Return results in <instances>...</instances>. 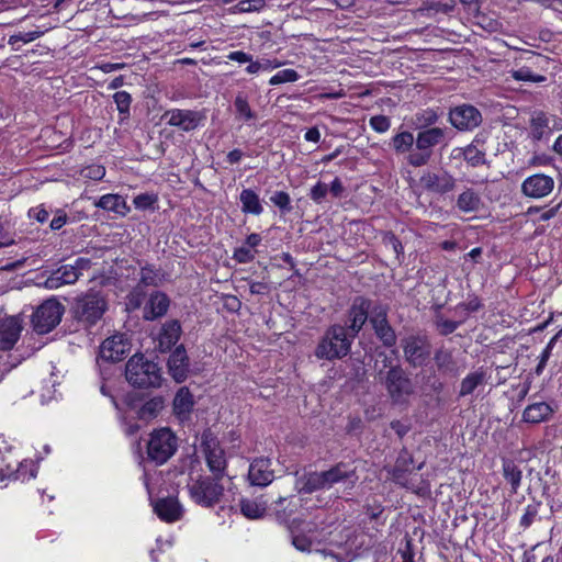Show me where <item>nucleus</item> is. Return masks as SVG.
<instances>
[{"label":"nucleus","mask_w":562,"mask_h":562,"mask_svg":"<svg viewBox=\"0 0 562 562\" xmlns=\"http://www.w3.org/2000/svg\"><path fill=\"white\" fill-rule=\"evenodd\" d=\"M549 123L550 120L547 113L543 111L535 112L530 120V135L532 140L540 142L551 132Z\"/></svg>","instance_id":"36"},{"label":"nucleus","mask_w":562,"mask_h":562,"mask_svg":"<svg viewBox=\"0 0 562 562\" xmlns=\"http://www.w3.org/2000/svg\"><path fill=\"white\" fill-rule=\"evenodd\" d=\"M258 251H252L247 246L243 245L240 247H236L233 251V259L237 263H249L252 262L256 258V254Z\"/></svg>","instance_id":"57"},{"label":"nucleus","mask_w":562,"mask_h":562,"mask_svg":"<svg viewBox=\"0 0 562 562\" xmlns=\"http://www.w3.org/2000/svg\"><path fill=\"white\" fill-rule=\"evenodd\" d=\"M449 122L459 131H472L481 124L482 115L474 105L462 104L450 110Z\"/></svg>","instance_id":"14"},{"label":"nucleus","mask_w":562,"mask_h":562,"mask_svg":"<svg viewBox=\"0 0 562 562\" xmlns=\"http://www.w3.org/2000/svg\"><path fill=\"white\" fill-rule=\"evenodd\" d=\"M63 314L64 306L58 301H44L32 315L33 329L40 335L48 334L60 323Z\"/></svg>","instance_id":"10"},{"label":"nucleus","mask_w":562,"mask_h":562,"mask_svg":"<svg viewBox=\"0 0 562 562\" xmlns=\"http://www.w3.org/2000/svg\"><path fill=\"white\" fill-rule=\"evenodd\" d=\"M406 361L414 368L428 363L431 356V344L425 335H411L402 340Z\"/></svg>","instance_id":"11"},{"label":"nucleus","mask_w":562,"mask_h":562,"mask_svg":"<svg viewBox=\"0 0 562 562\" xmlns=\"http://www.w3.org/2000/svg\"><path fill=\"white\" fill-rule=\"evenodd\" d=\"M94 205L104 211L119 214L120 216H126L131 212V207L127 205L126 200L120 194H103Z\"/></svg>","instance_id":"31"},{"label":"nucleus","mask_w":562,"mask_h":562,"mask_svg":"<svg viewBox=\"0 0 562 562\" xmlns=\"http://www.w3.org/2000/svg\"><path fill=\"white\" fill-rule=\"evenodd\" d=\"M223 477L199 476L189 485L191 498L200 506L213 507L220 503L224 494V486L221 484Z\"/></svg>","instance_id":"7"},{"label":"nucleus","mask_w":562,"mask_h":562,"mask_svg":"<svg viewBox=\"0 0 562 562\" xmlns=\"http://www.w3.org/2000/svg\"><path fill=\"white\" fill-rule=\"evenodd\" d=\"M158 195L156 193H140L133 199V204L139 211H155L158 204Z\"/></svg>","instance_id":"47"},{"label":"nucleus","mask_w":562,"mask_h":562,"mask_svg":"<svg viewBox=\"0 0 562 562\" xmlns=\"http://www.w3.org/2000/svg\"><path fill=\"white\" fill-rule=\"evenodd\" d=\"M127 382L138 389L159 387L161 385V368L143 353L132 356L125 366Z\"/></svg>","instance_id":"3"},{"label":"nucleus","mask_w":562,"mask_h":562,"mask_svg":"<svg viewBox=\"0 0 562 562\" xmlns=\"http://www.w3.org/2000/svg\"><path fill=\"white\" fill-rule=\"evenodd\" d=\"M482 300L474 293L468 294L467 301L457 305L458 310H463L467 313H476L483 308Z\"/></svg>","instance_id":"56"},{"label":"nucleus","mask_w":562,"mask_h":562,"mask_svg":"<svg viewBox=\"0 0 562 562\" xmlns=\"http://www.w3.org/2000/svg\"><path fill=\"white\" fill-rule=\"evenodd\" d=\"M68 220L69 217L67 213L63 209H57L53 220L49 223V227L52 231H59L67 224Z\"/></svg>","instance_id":"62"},{"label":"nucleus","mask_w":562,"mask_h":562,"mask_svg":"<svg viewBox=\"0 0 562 562\" xmlns=\"http://www.w3.org/2000/svg\"><path fill=\"white\" fill-rule=\"evenodd\" d=\"M438 111L432 108H427L416 112L414 124L417 130H427L430 127H436L435 124L438 122Z\"/></svg>","instance_id":"42"},{"label":"nucleus","mask_w":562,"mask_h":562,"mask_svg":"<svg viewBox=\"0 0 562 562\" xmlns=\"http://www.w3.org/2000/svg\"><path fill=\"white\" fill-rule=\"evenodd\" d=\"M435 364L440 373L456 374L458 371L457 362L453 358L452 351L443 347L438 348L434 353Z\"/></svg>","instance_id":"35"},{"label":"nucleus","mask_w":562,"mask_h":562,"mask_svg":"<svg viewBox=\"0 0 562 562\" xmlns=\"http://www.w3.org/2000/svg\"><path fill=\"white\" fill-rule=\"evenodd\" d=\"M169 126L190 132L199 126L200 115L196 111L184 109H170L162 114Z\"/></svg>","instance_id":"19"},{"label":"nucleus","mask_w":562,"mask_h":562,"mask_svg":"<svg viewBox=\"0 0 562 562\" xmlns=\"http://www.w3.org/2000/svg\"><path fill=\"white\" fill-rule=\"evenodd\" d=\"M201 449L212 474L216 477H224L227 468L225 451L221 447L217 437L209 429L202 434Z\"/></svg>","instance_id":"9"},{"label":"nucleus","mask_w":562,"mask_h":562,"mask_svg":"<svg viewBox=\"0 0 562 562\" xmlns=\"http://www.w3.org/2000/svg\"><path fill=\"white\" fill-rule=\"evenodd\" d=\"M108 311V300L102 291L89 289L78 295L70 307L72 318L83 329L94 327Z\"/></svg>","instance_id":"1"},{"label":"nucleus","mask_w":562,"mask_h":562,"mask_svg":"<svg viewBox=\"0 0 562 562\" xmlns=\"http://www.w3.org/2000/svg\"><path fill=\"white\" fill-rule=\"evenodd\" d=\"M323 472L327 488H330L335 484L345 481H351L355 483V481L358 479L356 475V468H352L350 464L345 462H338Z\"/></svg>","instance_id":"28"},{"label":"nucleus","mask_w":562,"mask_h":562,"mask_svg":"<svg viewBox=\"0 0 562 562\" xmlns=\"http://www.w3.org/2000/svg\"><path fill=\"white\" fill-rule=\"evenodd\" d=\"M457 207L464 213H472L480 210L482 200L480 194L471 188H468L459 194L457 199Z\"/></svg>","instance_id":"38"},{"label":"nucleus","mask_w":562,"mask_h":562,"mask_svg":"<svg viewBox=\"0 0 562 562\" xmlns=\"http://www.w3.org/2000/svg\"><path fill=\"white\" fill-rule=\"evenodd\" d=\"M164 404L162 396L149 398L137 409V418L146 422L155 419L164 408Z\"/></svg>","instance_id":"40"},{"label":"nucleus","mask_w":562,"mask_h":562,"mask_svg":"<svg viewBox=\"0 0 562 562\" xmlns=\"http://www.w3.org/2000/svg\"><path fill=\"white\" fill-rule=\"evenodd\" d=\"M42 34L43 32L37 30L29 32H19L9 37L8 44L12 47V49L19 50L22 44L33 42L41 37Z\"/></svg>","instance_id":"46"},{"label":"nucleus","mask_w":562,"mask_h":562,"mask_svg":"<svg viewBox=\"0 0 562 562\" xmlns=\"http://www.w3.org/2000/svg\"><path fill=\"white\" fill-rule=\"evenodd\" d=\"M29 218L35 220L36 222L44 224L48 221L49 212L46 210L44 204L31 207L27 212Z\"/></svg>","instance_id":"60"},{"label":"nucleus","mask_w":562,"mask_h":562,"mask_svg":"<svg viewBox=\"0 0 562 562\" xmlns=\"http://www.w3.org/2000/svg\"><path fill=\"white\" fill-rule=\"evenodd\" d=\"M194 404H195V401H194L193 394L191 393L189 387L181 386L177 391V393L173 397V402H172L173 415L180 422L188 420L193 411Z\"/></svg>","instance_id":"24"},{"label":"nucleus","mask_w":562,"mask_h":562,"mask_svg":"<svg viewBox=\"0 0 562 562\" xmlns=\"http://www.w3.org/2000/svg\"><path fill=\"white\" fill-rule=\"evenodd\" d=\"M38 465L32 460H14V462H7L5 468L0 469V477L13 479L16 481H30L36 477Z\"/></svg>","instance_id":"20"},{"label":"nucleus","mask_w":562,"mask_h":562,"mask_svg":"<svg viewBox=\"0 0 562 562\" xmlns=\"http://www.w3.org/2000/svg\"><path fill=\"white\" fill-rule=\"evenodd\" d=\"M270 201L274 204L282 213H290L292 211L291 196L286 191H276L271 196Z\"/></svg>","instance_id":"53"},{"label":"nucleus","mask_w":562,"mask_h":562,"mask_svg":"<svg viewBox=\"0 0 562 562\" xmlns=\"http://www.w3.org/2000/svg\"><path fill=\"white\" fill-rule=\"evenodd\" d=\"M113 101L116 104V109L120 114V121L123 122L124 120L128 119L131 114L132 95L124 90L117 91L113 94Z\"/></svg>","instance_id":"44"},{"label":"nucleus","mask_w":562,"mask_h":562,"mask_svg":"<svg viewBox=\"0 0 562 562\" xmlns=\"http://www.w3.org/2000/svg\"><path fill=\"white\" fill-rule=\"evenodd\" d=\"M131 345L123 334L108 337L100 346V356L110 362L122 361L130 352Z\"/></svg>","instance_id":"16"},{"label":"nucleus","mask_w":562,"mask_h":562,"mask_svg":"<svg viewBox=\"0 0 562 562\" xmlns=\"http://www.w3.org/2000/svg\"><path fill=\"white\" fill-rule=\"evenodd\" d=\"M484 142L477 136L463 148H458L461 153L458 156H462L465 162L473 168L481 167L487 164L485 149L482 148Z\"/></svg>","instance_id":"29"},{"label":"nucleus","mask_w":562,"mask_h":562,"mask_svg":"<svg viewBox=\"0 0 562 562\" xmlns=\"http://www.w3.org/2000/svg\"><path fill=\"white\" fill-rule=\"evenodd\" d=\"M292 544L301 552H310L312 549L313 541L305 535H293Z\"/></svg>","instance_id":"61"},{"label":"nucleus","mask_w":562,"mask_h":562,"mask_svg":"<svg viewBox=\"0 0 562 562\" xmlns=\"http://www.w3.org/2000/svg\"><path fill=\"white\" fill-rule=\"evenodd\" d=\"M299 78H300V75L297 74L296 70H294L292 68H286V69L279 70L277 74H274L269 79V85L279 86L282 83L295 82Z\"/></svg>","instance_id":"52"},{"label":"nucleus","mask_w":562,"mask_h":562,"mask_svg":"<svg viewBox=\"0 0 562 562\" xmlns=\"http://www.w3.org/2000/svg\"><path fill=\"white\" fill-rule=\"evenodd\" d=\"M415 140V149L406 157V161L409 166L419 168L428 165L435 147L448 144L447 130L442 127L418 130Z\"/></svg>","instance_id":"4"},{"label":"nucleus","mask_w":562,"mask_h":562,"mask_svg":"<svg viewBox=\"0 0 562 562\" xmlns=\"http://www.w3.org/2000/svg\"><path fill=\"white\" fill-rule=\"evenodd\" d=\"M353 339L345 326L330 325L318 341L314 355L321 360L342 359L349 355Z\"/></svg>","instance_id":"2"},{"label":"nucleus","mask_w":562,"mask_h":562,"mask_svg":"<svg viewBox=\"0 0 562 562\" xmlns=\"http://www.w3.org/2000/svg\"><path fill=\"white\" fill-rule=\"evenodd\" d=\"M415 136L409 131H401L392 136L389 146L396 155H406L415 149Z\"/></svg>","instance_id":"32"},{"label":"nucleus","mask_w":562,"mask_h":562,"mask_svg":"<svg viewBox=\"0 0 562 562\" xmlns=\"http://www.w3.org/2000/svg\"><path fill=\"white\" fill-rule=\"evenodd\" d=\"M170 300L168 295L161 291L153 292L144 307V318L146 321H155L164 316L169 308Z\"/></svg>","instance_id":"26"},{"label":"nucleus","mask_w":562,"mask_h":562,"mask_svg":"<svg viewBox=\"0 0 562 562\" xmlns=\"http://www.w3.org/2000/svg\"><path fill=\"white\" fill-rule=\"evenodd\" d=\"M80 176L83 179L99 181L105 176V168L102 165L91 164V165L83 167L80 170Z\"/></svg>","instance_id":"55"},{"label":"nucleus","mask_w":562,"mask_h":562,"mask_svg":"<svg viewBox=\"0 0 562 562\" xmlns=\"http://www.w3.org/2000/svg\"><path fill=\"white\" fill-rule=\"evenodd\" d=\"M510 76L517 81L540 83L547 80L546 76L532 71L528 66L510 70Z\"/></svg>","instance_id":"45"},{"label":"nucleus","mask_w":562,"mask_h":562,"mask_svg":"<svg viewBox=\"0 0 562 562\" xmlns=\"http://www.w3.org/2000/svg\"><path fill=\"white\" fill-rule=\"evenodd\" d=\"M168 372L177 383L188 379L190 372V359L183 345H179L170 353L167 361Z\"/></svg>","instance_id":"18"},{"label":"nucleus","mask_w":562,"mask_h":562,"mask_svg":"<svg viewBox=\"0 0 562 562\" xmlns=\"http://www.w3.org/2000/svg\"><path fill=\"white\" fill-rule=\"evenodd\" d=\"M370 127L376 133H385L391 127V120L386 115H373L369 120Z\"/></svg>","instance_id":"58"},{"label":"nucleus","mask_w":562,"mask_h":562,"mask_svg":"<svg viewBox=\"0 0 562 562\" xmlns=\"http://www.w3.org/2000/svg\"><path fill=\"white\" fill-rule=\"evenodd\" d=\"M503 476L505 481L510 485V492L516 494L521 485L522 472L514 460H503Z\"/></svg>","instance_id":"37"},{"label":"nucleus","mask_w":562,"mask_h":562,"mask_svg":"<svg viewBox=\"0 0 562 562\" xmlns=\"http://www.w3.org/2000/svg\"><path fill=\"white\" fill-rule=\"evenodd\" d=\"M542 503L541 501H533L531 504H528L525 507V512L519 520V527L522 530L528 529L537 519L539 515V509L541 507Z\"/></svg>","instance_id":"48"},{"label":"nucleus","mask_w":562,"mask_h":562,"mask_svg":"<svg viewBox=\"0 0 562 562\" xmlns=\"http://www.w3.org/2000/svg\"><path fill=\"white\" fill-rule=\"evenodd\" d=\"M364 515L369 519L370 524H373V528L376 532L381 531V528L385 525L386 517L383 516L385 507L379 501L372 503H366L363 506Z\"/></svg>","instance_id":"39"},{"label":"nucleus","mask_w":562,"mask_h":562,"mask_svg":"<svg viewBox=\"0 0 562 562\" xmlns=\"http://www.w3.org/2000/svg\"><path fill=\"white\" fill-rule=\"evenodd\" d=\"M413 457L406 449H403L396 458L395 464L391 470L390 474L392 480L404 487H408L406 483L407 474L413 470L414 465Z\"/></svg>","instance_id":"30"},{"label":"nucleus","mask_w":562,"mask_h":562,"mask_svg":"<svg viewBox=\"0 0 562 562\" xmlns=\"http://www.w3.org/2000/svg\"><path fill=\"white\" fill-rule=\"evenodd\" d=\"M240 512L249 519H257L263 516L266 508L255 501L243 498L240 501Z\"/></svg>","instance_id":"50"},{"label":"nucleus","mask_w":562,"mask_h":562,"mask_svg":"<svg viewBox=\"0 0 562 562\" xmlns=\"http://www.w3.org/2000/svg\"><path fill=\"white\" fill-rule=\"evenodd\" d=\"M92 261L87 257H78L72 263H65L53 270L44 281L46 289L55 290L63 285L75 284L83 271L91 268Z\"/></svg>","instance_id":"8"},{"label":"nucleus","mask_w":562,"mask_h":562,"mask_svg":"<svg viewBox=\"0 0 562 562\" xmlns=\"http://www.w3.org/2000/svg\"><path fill=\"white\" fill-rule=\"evenodd\" d=\"M161 269L153 263H146L140 267L139 284L143 286H158L161 283Z\"/></svg>","instance_id":"41"},{"label":"nucleus","mask_w":562,"mask_h":562,"mask_svg":"<svg viewBox=\"0 0 562 562\" xmlns=\"http://www.w3.org/2000/svg\"><path fill=\"white\" fill-rule=\"evenodd\" d=\"M423 187L434 193L447 194L456 188V178L447 171L441 173L427 172L422 176Z\"/></svg>","instance_id":"22"},{"label":"nucleus","mask_w":562,"mask_h":562,"mask_svg":"<svg viewBox=\"0 0 562 562\" xmlns=\"http://www.w3.org/2000/svg\"><path fill=\"white\" fill-rule=\"evenodd\" d=\"M327 488L326 481L324 479V472H310L305 475L302 491L305 493H313L319 490Z\"/></svg>","instance_id":"43"},{"label":"nucleus","mask_w":562,"mask_h":562,"mask_svg":"<svg viewBox=\"0 0 562 562\" xmlns=\"http://www.w3.org/2000/svg\"><path fill=\"white\" fill-rule=\"evenodd\" d=\"M382 383L393 404H405L414 394V383L401 364L390 367Z\"/></svg>","instance_id":"6"},{"label":"nucleus","mask_w":562,"mask_h":562,"mask_svg":"<svg viewBox=\"0 0 562 562\" xmlns=\"http://www.w3.org/2000/svg\"><path fill=\"white\" fill-rule=\"evenodd\" d=\"M461 324L462 321L447 319L442 315H437L435 318L436 328L441 336H448L454 333Z\"/></svg>","instance_id":"51"},{"label":"nucleus","mask_w":562,"mask_h":562,"mask_svg":"<svg viewBox=\"0 0 562 562\" xmlns=\"http://www.w3.org/2000/svg\"><path fill=\"white\" fill-rule=\"evenodd\" d=\"M234 108L236 112V116L241 119L245 122H248L255 119V113L251 110L247 98L243 94H237L234 100Z\"/></svg>","instance_id":"49"},{"label":"nucleus","mask_w":562,"mask_h":562,"mask_svg":"<svg viewBox=\"0 0 562 562\" xmlns=\"http://www.w3.org/2000/svg\"><path fill=\"white\" fill-rule=\"evenodd\" d=\"M372 308V301L366 296L359 295L352 300L347 312V325L345 326L350 336L356 338L366 323L370 322Z\"/></svg>","instance_id":"12"},{"label":"nucleus","mask_w":562,"mask_h":562,"mask_svg":"<svg viewBox=\"0 0 562 562\" xmlns=\"http://www.w3.org/2000/svg\"><path fill=\"white\" fill-rule=\"evenodd\" d=\"M486 382V371L484 368L468 373L460 383L459 396L464 397L471 395L475 389Z\"/></svg>","instance_id":"34"},{"label":"nucleus","mask_w":562,"mask_h":562,"mask_svg":"<svg viewBox=\"0 0 562 562\" xmlns=\"http://www.w3.org/2000/svg\"><path fill=\"white\" fill-rule=\"evenodd\" d=\"M385 247H391L397 259L404 256V247L401 239L392 232H385L382 237Z\"/></svg>","instance_id":"54"},{"label":"nucleus","mask_w":562,"mask_h":562,"mask_svg":"<svg viewBox=\"0 0 562 562\" xmlns=\"http://www.w3.org/2000/svg\"><path fill=\"white\" fill-rule=\"evenodd\" d=\"M555 413V407L547 402H533L526 406L521 419L527 424H540L548 422Z\"/></svg>","instance_id":"25"},{"label":"nucleus","mask_w":562,"mask_h":562,"mask_svg":"<svg viewBox=\"0 0 562 562\" xmlns=\"http://www.w3.org/2000/svg\"><path fill=\"white\" fill-rule=\"evenodd\" d=\"M272 462L269 458L255 459L248 470V480L251 485L265 487L274 480V472L271 469Z\"/></svg>","instance_id":"21"},{"label":"nucleus","mask_w":562,"mask_h":562,"mask_svg":"<svg viewBox=\"0 0 562 562\" xmlns=\"http://www.w3.org/2000/svg\"><path fill=\"white\" fill-rule=\"evenodd\" d=\"M554 189V179L546 173L538 172L527 177L521 183V193L530 199L548 196Z\"/></svg>","instance_id":"15"},{"label":"nucleus","mask_w":562,"mask_h":562,"mask_svg":"<svg viewBox=\"0 0 562 562\" xmlns=\"http://www.w3.org/2000/svg\"><path fill=\"white\" fill-rule=\"evenodd\" d=\"M328 193V186L317 181L310 190L308 196L316 204H322Z\"/></svg>","instance_id":"59"},{"label":"nucleus","mask_w":562,"mask_h":562,"mask_svg":"<svg viewBox=\"0 0 562 562\" xmlns=\"http://www.w3.org/2000/svg\"><path fill=\"white\" fill-rule=\"evenodd\" d=\"M239 201L244 214L259 216L263 213V205L259 194L255 190L250 188L243 189L239 194Z\"/></svg>","instance_id":"33"},{"label":"nucleus","mask_w":562,"mask_h":562,"mask_svg":"<svg viewBox=\"0 0 562 562\" xmlns=\"http://www.w3.org/2000/svg\"><path fill=\"white\" fill-rule=\"evenodd\" d=\"M398 553L401 554L402 562H415V552L409 539L406 540L405 547L398 550Z\"/></svg>","instance_id":"64"},{"label":"nucleus","mask_w":562,"mask_h":562,"mask_svg":"<svg viewBox=\"0 0 562 562\" xmlns=\"http://www.w3.org/2000/svg\"><path fill=\"white\" fill-rule=\"evenodd\" d=\"M158 518L165 522H176L182 517V508L179 502L172 497L160 498L154 506Z\"/></svg>","instance_id":"27"},{"label":"nucleus","mask_w":562,"mask_h":562,"mask_svg":"<svg viewBox=\"0 0 562 562\" xmlns=\"http://www.w3.org/2000/svg\"><path fill=\"white\" fill-rule=\"evenodd\" d=\"M178 449V438L168 427L154 429L146 446L148 461L156 465L165 464Z\"/></svg>","instance_id":"5"},{"label":"nucleus","mask_w":562,"mask_h":562,"mask_svg":"<svg viewBox=\"0 0 562 562\" xmlns=\"http://www.w3.org/2000/svg\"><path fill=\"white\" fill-rule=\"evenodd\" d=\"M23 327L18 316L0 314V350L10 351L20 339Z\"/></svg>","instance_id":"17"},{"label":"nucleus","mask_w":562,"mask_h":562,"mask_svg":"<svg viewBox=\"0 0 562 562\" xmlns=\"http://www.w3.org/2000/svg\"><path fill=\"white\" fill-rule=\"evenodd\" d=\"M370 325L374 331L375 337L385 348H393L396 346L397 336L395 329L389 322L387 307L383 305H375L370 315Z\"/></svg>","instance_id":"13"},{"label":"nucleus","mask_w":562,"mask_h":562,"mask_svg":"<svg viewBox=\"0 0 562 562\" xmlns=\"http://www.w3.org/2000/svg\"><path fill=\"white\" fill-rule=\"evenodd\" d=\"M182 334L181 324L178 319H169L162 324L158 335V348L161 352L172 349L179 341Z\"/></svg>","instance_id":"23"},{"label":"nucleus","mask_w":562,"mask_h":562,"mask_svg":"<svg viewBox=\"0 0 562 562\" xmlns=\"http://www.w3.org/2000/svg\"><path fill=\"white\" fill-rule=\"evenodd\" d=\"M265 3V0H240L238 7L240 11L250 12L260 10Z\"/></svg>","instance_id":"63"}]
</instances>
